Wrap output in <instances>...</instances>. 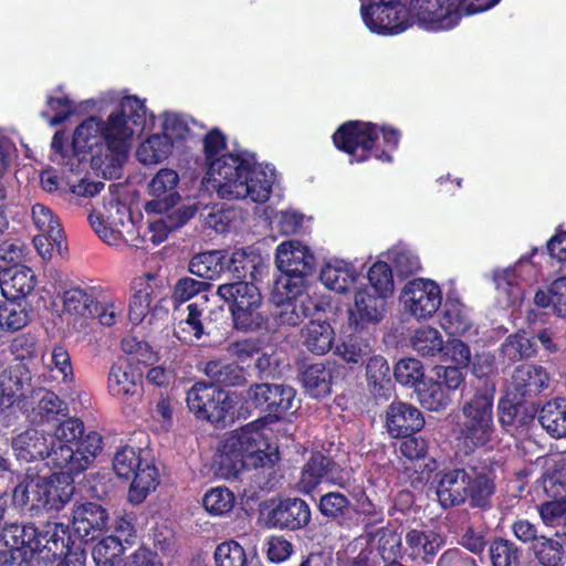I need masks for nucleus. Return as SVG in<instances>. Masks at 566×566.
I'll use <instances>...</instances> for the list:
<instances>
[{
    "mask_svg": "<svg viewBox=\"0 0 566 566\" xmlns=\"http://www.w3.org/2000/svg\"><path fill=\"white\" fill-rule=\"evenodd\" d=\"M39 399L30 410L28 417L34 424L57 423L69 415L67 403L55 392L40 389Z\"/></svg>",
    "mask_w": 566,
    "mask_h": 566,
    "instance_id": "7c9ffc66",
    "label": "nucleus"
},
{
    "mask_svg": "<svg viewBox=\"0 0 566 566\" xmlns=\"http://www.w3.org/2000/svg\"><path fill=\"white\" fill-rule=\"evenodd\" d=\"M0 538L8 551H18L19 559L27 558L28 566L35 555L44 562L60 558L67 552L72 541L69 526L57 522H46L39 526L33 523L4 524Z\"/></svg>",
    "mask_w": 566,
    "mask_h": 566,
    "instance_id": "39448f33",
    "label": "nucleus"
},
{
    "mask_svg": "<svg viewBox=\"0 0 566 566\" xmlns=\"http://www.w3.org/2000/svg\"><path fill=\"white\" fill-rule=\"evenodd\" d=\"M64 308L67 313L90 316L96 313V300L92 292L81 287H72L64 292Z\"/></svg>",
    "mask_w": 566,
    "mask_h": 566,
    "instance_id": "bf43d9fd",
    "label": "nucleus"
},
{
    "mask_svg": "<svg viewBox=\"0 0 566 566\" xmlns=\"http://www.w3.org/2000/svg\"><path fill=\"white\" fill-rule=\"evenodd\" d=\"M316 507L323 518L342 530L349 531L355 527V520L352 517L354 505L347 492L328 491L318 497Z\"/></svg>",
    "mask_w": 566,
    "mask_h": 566,
    "instance_id": "cd10ccee",
    "label": "nucleus"
},
{
    "mask_svg": "<svg viewBox=\"0 0 566 566\" xmlns=\"http://www.w3.org/2000/svg\"><path fill=\"white\" fill-rule=\"evenodd\" d=\"M411 344L413 349L424 357H432L444 350V344L440 332L433 327H424L416 331Z\"/></svg>",
    "mask_w": 566,
    "mask_h": 566,
    "instance_id": "052dcab7",
    "label": "nucleus"
},
{
    "mask_svg": "<svg viewBox=\"0 0 566 566\" xmlns=\"http://www.w3.org/2000/svg\"><path fill=\"white\" fill-rule=\"evenodd\" d=\"M275 263L281 275L273 284V302L302 296L317 268L316 256L311 249L298 240L283 241L276 248Z\"/></svg>",
    "mask_w": 566,
    "mask_h": 566,
    "instance_id": "6e6552de",
    "label": "nucleus"
},
{
    "mask_svg": "<svg viewBox=\"0 0 566 566\" xmlns=\"http://www.w3.org/2000/svg\"><path fill=\"white\" fill-rule=\"evenodd\" d=\"M263 518L268 528L297 532L312 522L310 504L297 496H279L266 504Z\"/></svg>",
    "mask_w": 566,
    "mask_h": 566,
    "instance_id": "dca6fc26",
    "label": "nucleus"
},
{
    "mask_svg": "<svg viewBox=\"0 0 566 566\" xmlns=\"http://www.w3.org/2000/svg\"><path fill=\"white\" fill-rule=\"evenodd\" d=\"M366 379L370 394L375 399L388 400L394 388L390 367L385 357L370 356L366 363Z\"/></svg>",
    "mask_w": 566,
    "mask_h": 566,
    "instance_id": "e433bc0d",
    "label": "nucleus"
},
{
    "mask_svg": "<svg viewBox=\"0 0 566 566\" xmlns=\"http://www.w3.org/2000/svg\"><path fill=\"white\" fill-rule=\"evenodd\" d=\"M203 373L209 378V384H216L221 389L248 384L247 370L238 361L212 359L205 364Z\"/></svg>",
    "mask_w": 566,
    "mask_h": 566,
    "instance_id": "473e14b6",
    "label": "nucleus"
},
{
    "mask_svg": "<svg viewBox=\"0 0 566 566\" xmlns=\"http://www.w3.org/2000/svg\"><path fill=\"white\" fill-rule=\"evenodd\" d=\"M126 548L119 536H105L93 546L92 557L96 566H118Z\"/></svg>",
    "mask_w": 566,
    "mask_h": 566,
    "instance_id": "8fccbe9b",
    "label": "nucleus"
},
{
    "mask_svg": "<svg viewBox=\"0 0 566 566\" xmlns=\"http://www.w3.org/2000/svg\"><path fill=\"white\" fill-rule=\"evenodd\" d=\"M424 424L423 413L411 403L395 400L387 407L385 427L391 438L416 434Z\"/></svg>",
    "mask_w": 566,
    "mask_h": 566,
    "instance_id": "b1692460",
    "label": "nucleus"
},
{
    "mask_svg": "<svg viewBox=\"0 0 566 566\" xmlns=\"http://www.w3.org/2000/svg\"><path fill=\"white\" fill-rule=\"evenodd\" d=\"M228 252L226 250H211L193 255L188 264L191 274L205 279L216 280L224 272Z\"/></svg>",
    "mask_w": 566,
    "mask_h": 566,
    "instance_id": "37998d69",
    "label": "nucleus"
},
{
    "mask_svg": "<svg viewBox=\"0 0 566 566\" xmlns=\"http://www.w3.org/2000/svg\"><path fill=\"white\" fill-rule=\"evenodd\" d=\"M234 503L235 496L233 492L226 486L209 489L202 499L205 510L213 516H223L230 513Z\"/></svg>",
    "mask_w": 566,
    "mask_h": 566,
    "instance_id": "13d9d810",
    "label": "nucleus"
},
{
    "mask_svg": "<svg viewBox=\"0 0 566 566\" xmlns=\"http://www.w3.org/2000/svg\"><path fill=\"white\" fill-rule=\"evenodd\" d=\"M416 392L420 405L430 411H442L452 400L442 381L433 378H423L416 386Z\"/></svg>",
    "mask_w": 566,
    "mask_h": 566,
    "instance_id": "de8ad7c7",
    "label": "nucleus"
},
{
    "mask_svg": "<svg viewBox=\"0 0 566 566\" xmlns=\"http://www.w3.org/2000/svg\"><path fill=\"white\" fill-rule=\"evenodd\" d=\"M544 491L548 497L566 499V457L554 461L544 479Z\"/></svg>",
    "mask_w": 566,
    "mask_h": 566,
    "instance_id": "e2e57ef3",
    "label": "nucleus"
},
{
    "mask_svg": "<svg viewBox=\"0 0 566 566\" xmlns=\"http://www.w3.org/2000/svg\"><path fill=\"white\" fill-rule=\"evenodd\" d=\"M46 106L54 115L51 116L48 111H42L40 116L48 120L51 126L65 123L75 112L74 102L64 93L61 96H48Z\"/></svg>",
    "mask_w": 566,
    "mask_h": 566,
    "instance_id": "680f3d73",
    "label": "nucleus"
},
{
    "mask_svg": "<svg viewBox=\"0 0 566 566\" xmlns=\"http://www.w3.org/2000/svg\"><path fill=\"white\" fill-rule=\"evenodd\" d=\"M207 308L206 303H190L187 306V317L179 322L175 336L182 343H191L193 339L199 340L205 334L203 314Z\"/></svg>",
    "mask_w": 566,
    "mask_h": 566,
    "instance_id": "09e8293b",
    "label": "nucleus"
},
{
    "mask_svg": "<svg viewBox=\"0 0 566 566\" xmlns=\"http://www.w3.org/2000/svg\"><path fill=\"white\" fill-rule=\"evenodd\" d=\"M226 269L240 280L250 277L251 281H256L265 265L259 253L251 248H241L233 251L230 259L227 258Z\"/></svg>",
    "mask_w": 566,
    "mask_h": 566,
    "instance_id": "ea45409f",
    "label": "nucleus"
},
{
    "mask_svg": "<svg viewBox=\"0 0 566 566\" xmlns=\"http://www.w3.org/2000/svg\"><path fill=\"white\" fill-rule=\"evenodd\" d=\"M172 148L171 140L160 134H154L138 146L136 156L144 165H156L166 160Z\"/></svg>",
    "mask_w": 566,
    "mask_h": 566,
    "instance_id": "3c124183",
    "label": "nucleus"
},
{
    "mask_svg": "<svg viewBox=\"0 0 566 566\" xmlns=\"http://www.w3.org/2000/svg\"><path fill=\"white\" fill-rule=\"evenodd\" d=\"M489 556L493 566H520L522 551L513 541L496 536L489 543Z\"/></svg>",
    "mask_w": 566,
    "mask_h": 566,
    "instance_id": "5fc2aeb1",
    "label": "nucleus"
},
{
    "mask_svg": "<svg viewBox=\"0 0 566 566\" xmlns=\"http://www.w3.org/2000/svg\"><path fill=\"white\" fill-rule=\"evenodd\" d=\"M394 375L402 386H417L424 378L422 363L416 358H402L395 365Z\"/></svg>",
    "mask_w": 566,
    "mask_h": 566,
    "instance_id": "338daca9",
    "label": "nucleus"
},
{
    "mask_svg": "<svg viewBox=\"0 0 566 566\" xmlns=\"http://www.w3.org/2000/svg\"><path fill=\"white\" fill-rule=\"evenodd\" d=\"M109 515L105 507L95 502H85L73 510L72 532L69 530L72 541L70 546L75 545L76 541L88 543L94 541L108 524Z\"/></svg>",
    "mask_w": 566,
    "mask_h": 566,
    "instance_id": "aec40b11",
    "label": "nucleus"
},
{
    "mask_svg": "<svg viewBox=\"0 0 566 566\" xmlns=\"http://www.w3.org/2000/svg\"><path fill=\"white\" fill-rule=\"evenodd\" d=\"M389 296L360 287L355 293L354 307L348 310V327L360 331L368 324L380 322Z\"/></svg>",
    "mask_w": 566,
    "mask_h": 566,
    "instance_id": "4be33fe9",
    "label": "nucleus"
},
{
    "mask_svg": "<svg viewBox=\"0 0 566 566\" xmlns=\"http://www.w3.org/2000/svg\"><path fill=\"white\" fill-rule=\"evenodd\" d=\"M369 284L364 286L369 291L390 296L394 292V277L390 265L384 261L375 262L367 273Z\"/></svg>",
    "mask_w": 566,
    "mask_h": 566,
    "instance_id": "0e129e2a",
    "label": "nucleus"
},
{
    "mask_svg": "<svg viewBox=\"0 0 566 566\" xmlns=\"http://www.w3.org/2000/svg\"><path fill=\"white\" fill-rule=\"evenodd\" d=\"M303 338L307 350L315 355H324L334 345L335 332L329 323L312 319L303 331Z\"/></svg>",
    "mask_w": 566,
    "mask_h": 566,
    "instance_id": "49530a36",
    "label": "nucleus"
},
{
    "mask_svg": "<svg viewBox=\"0 0 566 566\" xmlns=\"http://www.w3.org/2000/svg\"><path fill=\"white\" fill-rule=\"evenodd\" d=\"M400 138L401 132L391 125L364 120H347L332 136L335 148L348 155L352 165L370 158L391 164Z\"/></svg>",
    "mask_w": 566,
    "mask_h": 566,
    "instance_id": "20e7f679",
    "label": "nucleus"
},
{
    "mask_svg": "<svg viewBox=\"0 0 566 566\" xmlns=\"http://www.w3.org/2000/svg\"><path fill=\"white\" fill-rule=\"evenodd\" d=\"M492 389L483 388L478 395L462 394V420L458 423V440L467 451L486 447L495 432Z\"/></svg>",
    "mask_w": 566,
    "mask_h": 566,
    "instance_id": "9d476101",
    "label": "nucleus"
},
{
    "mask_svg": "<svg viewBox=\"0 0 566 566\" xmlns=\"http://www.w3.org/2000/svg\"><path fill=\"white\" fill-rule=\"evenodd\" d=\"M186 402L189 411L200 421L224 427L228 419H232L234 401L231 394L216 384L195 382L187 391Z\"/></svg>",
    "mask_w": 566,
    "mask_h": 566,
    "instance_id": "4468645a",
    "label": "nucleus"
},
{
    "mask_svg": "<svg viewBox=\"0 0 566 566\" xmlns=\"http://www.w3.org/2000/svg\"><path fill=\"white\" fill-rule=\"evenodd\" d=\"M145 450L125 446L118 449L113 459V469L118 478L132 480L128 500L133 504L143 503L159 484V474L155 464L145 459Z\"/></svg>",
    "mask_w": 566,
    "mask_h": 566,
    "instance_id": "f8f14e48",
    "label": "nucleus"
},
{
    "mask_svg": "<svg viewBox=\"0 0 566 566\" xmlns=\"http://www.w3.org/2000/svg\"><path fill=\"white\" fill-rule=\"evenodd\" d=\"M472 375L474 380L469 388L464 387L462 394L478 395L483 388H492V397H495L497 367L493 355H476L472 361Z\"/></svg>",
    "mask_w": 566,
    "mask_h": 566,
    "instance_id": "a19ab883",
    "label": "nucleus"
},
{
    "mask_svg": "<svg viewBox=\"0 0 566 566\" xmlns=\"http://www.w3.org/2000/svg\"><path fill=\"white\" fill-rule=\"evenodd\" d=\"M217 566H248L244 548L235 541L219 544L214 551Z\"/></svg>",
    "mask_w": 566,
    "mask_h": 566,
    "instance_id": "69168bd1",
    "label": "nucleus"
},
{
    "mask_svg": "<svg viewBox=\"0 0 566 566\" xmlns=\"http://www.w3.org/2000/svg\"><path fill=\"white\" fill-rule=\"evenodd\" d=\"M31 380L29 368L23 363H17L0 373V409L10 408L24 397V385Z\"/></svg>",
    "mask_w": 566,
    "mask_h": 566,
    "instance_id": "c756f323",
    "label": "nucleus"
},
{
    "mask_svg": "<svg viewBox=\"0 0 566 566\" xmlns=\"http://www.w3.org/2000/svg\"><path fill=\"white\" fill-rule=\"evenodd\" d=\"M276 304L284 306L279 315L280 323L289 326L300 325L305 318L314 316L321 310L319 304L305 292L302 296L284 300Z\"/></svg>",
    "mask_w": 566,
    "mask_h": 566,
    "instance_id": "a18cd8bd",
    "label": "nucleus"
},
{
    "mask_svg": "<svg viewBox=\"0 0 566 566\" xmlns=\"http://www.w3.org/2000/svg\"><path fill=\"white\" fill-rule=\"evenodd\" d=\"M180 199L178 192L171 193L169 197L160 199H155L148 201L145 206L147 213H158L161 214L165 219V222L169 226L171 231L178 230L184 227L189 220H191L198 209L196 206H182L178 208H174L177 201Z\"/></svg>",
    "mask_w": 566,
    "mask_h": 566,
    "instance_id": "2f4dec72",
    "label": "nucleus"
},
{
    "mask_svg": "<svg viewBox=\"0 0 566 566\" xmlns=\"http://www.w3.org/2000/svg\"><path fill=\"white\" fill-rule=\"evenodd\" d=\"M135 281L142 283L143 287H147L145 298L148 303V312L158 313L161 310L168 312L165 305L168 302V285L164 279L156 274L146 273L136 277Z\"/></svg>",
    "mask_w": 566,
    "mask_h": 566,
    "instance_id": "603ef678",
    "label": "nucleus"
},
{
    "mask_svg": "<svg viewBox=\"0 0 566 566\" xmlns=\"http://www.w3.org/2000/svg\"><path fill=\"white\" fill-rule=\"evenodd\" d=\"M355 266L344 260L327 263L319 273L321 282L331 291L346 293L357 281Z\"/></svg>",
    "mask_w": 566,
    "mask_h": 566,
    "instance_id": "58836bf2",
    "label": "nucleus"
},
{
    "mask_svg": "<svg viewBox=\"0 0 566 566\" xmlns=\"http://www.w3.org/2000/svg\"><path fill=\"white\" fill-rule=\"evenodd\" d=\"M0 287L7 300H22L34 289V275L29 268H10L0 274Z\"/></svg>",
    "mask_w": 566,
    "mask_h": 566,
    "instance_id": "4c0bfd02",
    "label": "nucleus"
},
{
    "mask_svg": "<svg viewBox=\"0 0 566 566\" xmlns=\"http://www.w3.org/2000/svg\"><path fill=\"white\" fill-rule=\"evenodd\" d=\"M549 380V374L543 366L522 364L513 371L509 394L517 399L533 398L548 388Z\"/></svg>",
    "mask_w": 566,
    "mask_h": 566,
    "instance_id": "bb28decb",
    "label": "nucleus"
},
{
    "mask_svg": "<svg viewBox=\"0 0 566 566\" xmlns=\"http://www.w3.org/2000/svg\"><path fill=\"white\" fill-rule=\"evenodd\" d=\"M495 465L492 458H471L437 471L433 483L440 507L450 510L468 504L472 510L491 511L497 491Z\"/></svg>",
    "mask_w": 566,
    "mask_h": 566,
    "instance_id": "f03ea898",
    "label": "nucleus"
},
{
    "mask_svg": "<svg viewBox=\"0 0 566 566\" xmlns=\"http://www.w3.org/2000/svg\"><path fill=\"white\" fill-rule=\"evenodd\" d=\"M344 334L342 342L335 346L334 354L348 364L352 369L361 367L373 352L369 332L365 327L357 331L347 326Z\"/></svg>",
    "mask_w": 566,
    "mask_h": 566,
    "instance_id": "c85d7f7f",
    "label": "nucleus"
},
{
    "mask_svg": "<svg viewBox=\"0 0 566 566\" xmlns=\"http://www.w3.org/2000/svg\"><path fill=\"white\" fill-rule=\"evenodd\" d=\"M296 390L285 384L253 382L241 394L240 416L258 412L269 422H276L294 407Z\"/></svg>",
    "mask_w": 566,
    "mask_h": 566,
    "instance_id": "9b49d317",
    "label": "nucleus"
},
{
    "mask_svg": "<svg viewBox=\"0 0 566 566\" xmlns=\"http://www.w3.org/2000/svg\"><path fill=\"white\" fill-rule=\"evenodd\" d=\"M107 390L122 403L136 406L144 395L142 370L127 361L113 364L107 377Z\"/></svg>",
    "mask_w": 566,
    "mask_h": 566,
    "instance_id": "a211bd4d",
    "label": "nucleus"
},
{
    "mask_svg": "<svg viewBox=\"0 0 566 566\" xmlns=\"http://www.w3.org/2000/svg\"><path fill=\"white\" fill-rule=\"evenodd\" d=\"M32 219L39 231L54 241L60 249L65 240L59 219L52 210L44 205L36 203L32 207Z\"/></svg>",
    "mask_w": 566,
    "mask_h": 566,
    "instance_id": "6e6d98bb",
    "label": "nucleus"
},
{
    "mask_svg": "<svg viewBox=\"0 0 566 566\" xmlns=\"http://www.w3.org/2000/svg\"><path fill=\"white\" fill-rule=\"evenodd\" d=\"M146 106L135 95L125 96L119 108L108 115L107 120L90 116L74 130L71 150L78 161L90 160L94 170L105 178H117L127 160L134 128L144 129Z\"/></svg>",
    "mask_w": 566,
    "mask_h": 566,
    "instance_id": "f257e3e1",
    "label": "nucleus"
},
{
    "mask_svg": "<svg viewBox=\"0 0 566 566\" xmlns=\"http://www.w3.org/2000/svg\"><path fill=\"white\" fill-rule=\"evenodd\" d=\"M501 356L509 364L527 360L536 356L537 343L525 331L510 334L500 347Z\"/></svg>",
    "mask_w": 566,
    "mask_h": 566,
    "instance_id": "c03bdc74",
    "label": "nucleus"
},
{
    "mask_svg": "<svg viewBox=\"0 0 566 566\" xmlns=\"http://www.w3.org/2000/svg\"><path fill=\"white\" fill-rule=\"evenodd\" d=\"M542 429L555 440L566 439V398L555 397L538 410Z\"/></svg>",
    "mask_w": 566,
    "mask_h": 566,
    "instance_id": "f704fd0d",
    "label": "nucleus"
},
{
    "mask_svg": "<svg viewBox=\"0 0 566 566\" xmlns=\"http://www.w3.org/2000/svg\"><path fill=\"white\" fill-rule=\"evenodd\" d=\"M51 479L39 480L32 486V507H42L46 511H60L72 499L75 486L74 476L59 470Z\"/></svg>",
    "mask_w": 566,
    "mask_h": 566,
    "instance_id": "6ab92c4d",
    "label": "nucleus"
},
{
    "mask_svg": "<svg viewBox=\"0 0 566 566\" xmlns=\"http://www.w3.org/2000/svg\"><path fill=\"white\" fill-rule=\"evenodd\" d=\"M537 409L525 399H517L511 394L502 397L497 403L499 422L506 432L525 433L534 423Z\"/></svg>",
    "mask_w": 566,
    "mask_h": 566,
    "instance_id": "393cba45",
    "label": "nucleus"
},
{
    "mask_svg": "<svg viewBox=\"0 0 566 566\" xmlns=\"http://www.w3.org/2000/svg\"><path fill=\"white\" fill-rule=\"evenodd\" d=\"M335 364H312L301 373V381L305 391L313 398L322 399L331 395Z\"/></svg>",
    "mask_w": 566,
    "mask_h": 566,
    "instance_id": "72a5a7b5",
    "label": "nucleus"
},
{
    "mask_svg": "<svg viewBox=\"0 0 566 566\" xmlns=\"http://www.w3.org/2000/svg\"><path fill=\"white\" fill-rule=\"evenodd\" d=\"M53 460L64 467L67 475L86 471L103 450V437L97 431L85 432L81 419L66 417L56 423L54 430Z\"/></svg>",
    "mask_w": 566,
    "mask_h": 566,
    "instance_id": "0eeeda50",
    "label": "nucleus"
},
{
    "mask_svg": "<svg viewBox=\"0 0 566 566\" xmlns=\"http://www.w3.org/2000/svg\"><path fill=\"white\" fill-rule=\"evenodd\" d=\"M217 294L228 304L237 331L254 332L261 328L263 317L259 308L262 295L254 281L239 280L221 284Z\"/></svg>",
    "mask_w": 566,
    "mask_h": 566,
    "instance_id": "ddd939ff",
    "label": "nucleus"
},
{
    "mask_svg": "<svg viewBox=\"0 0 566 566\" xmlns=\"http://www.w3.org/2000/svg\"><path fill=\"white\" fill-rule=\"evenodd\" d=\"M221 199H250L263 203L272 193L273 175L238 154H223L211 160L207 171Z\"/></svg>",
    "mask_w": 566,
    "mask_h": 566,
    "instance_id": "7ed1b4c3",
    "label": "nucleus"
},
{
    "mask_svg": "<svg viewBox=\"0 0 566 566\" xmlns=\"http://www.w3.org/2000/svg\"><path fill=\"white\" fill-rule=\"evenodd\" d=\"M337 468L338 464L332 455L313 451L301 470L298 491L310 495L324 481L333 483L334 480L342 479L333 476Z\"/></svg>",
    "mask_w": 566,
    "mask_h": 566,
    "instance_id": "a878e982",
    "label": "nucleus"
},
{
    "mask_svg": "<svg viewBox=\"0 0 566 566\" xmlns=\"http://www.w3.org/2000/svg\"><path fill=\"white\" fill-rule=\"evenodd\" d=\"M440 325L449 335H464L472 327V319L468 307L459 298L448 296L440 318Z\"/></svg>",
    "mask_w": 566,
    "mask_h": 566,
    "instance_id": "79ce46f5",
    "label": "nucleus"
},
{
    "mask_svg": "<svg viewBox=\"0 0 566 566\" xmlns=\"http://www.w3.org/2000/svg\"><path fill=\"white\" fill-rule=\"evenodd\" d=\"M500 0H410L408 9L412 24L417 22L427 31H448L463 17L484 12Z\"/></svg>",
    "mask_w": 566,
    "mask_h": 566,
    "instance_id": "1a4fd4ad",
    "label": "nucleus"
},
{
    "mask_svg": "<svg viewBox=\"0 0 566 566\" xmlns=\"http://www.w3.org/2000/svg\"><path fill=\"white\" fill-rule=\"evenodd\" d=\"M179 184V175L170 168H161L148 184V192L150 196L159 199L161 196L177 192L176 187Z\"/></svg>",
    "mask_w": 566,
    "mask_h": 566,
    "instance_id": "774afa93",
    "label": "nucleus"
},
{
    "mask_svg": "<svg viewBox=\"0 0 566 566\" xmlns=\"http://www.w3.org/2000/svg\"><path fill=\"white\" fill-rule=\"evenodd\" d=\"M400 300L412 316L427 319L441 306L442 292L434 281L419 277L403 286Z\"/></svg>",
    "mask_w": 566,
    "mask_h": 566,
    "instance_id": "f3484780",
    "label": "nucleus"
},
{
    "mask_svg": "<svg viewBox=\"0 0 566 566\" xmlns=\"http://www.w3.org/2000/svg\"><path fill=\"white\" fill-rule=\"evenodd\" d=\"M269 443L254 422L231 431L221 442L217 453L220 473L237 478L240 473L258 468L273 467L276 454L266 452Z\"/></svg>",
    "mask_w": 566,
    "mask_h": 566,
    "instance_id": "423d86ee",
    "label": "nucleus"
},
{
    "mask_svg": "<svg viewBox=\"0 0 566 566\" xmlns=\"http://www.w3.org/2000/svg\"><path fill=\"white\" fill-rule=\"evenodd\" d=\"M19 300H6L0 304V328L4 332H17L30 322L29 312Z\"/></svg>",
    "mask_w": 566,
    "mask_h": 566,
    "instance_id": "4d7b16f0",
    "label": "nucleus"
},
{
    "mask_svg": "<svg viewBox=\"0 0 566 566\" xmlns=\"http://www.w3.org/2000/svg\"><path fill=\"white\" fill-rule=\"evenodd\" d=\"M405 539L410 555L426 564L432 563L444 543L441 535L432 530H409Z\"/></svg>",
    "mask_w": 566,
    "mask_h": 566,
    "instance_id": "c9c22d12",
    "label": "nucleus"
},
{
    "mask_svg": "<svg viewBox=\"0 0 566 566\" xmlns=\"http://www.w3.org/2000/svg\"><path fill=\"white\" fill-rule=\"evenodd\" d=\"M333 484L346 491L354 501L353 517L355 520V527L360 523H363L365 527H370L384 522L385 515L382 507L374 503L369 497L363 481L358 483L355 479L353 481L338 479L334 480Z\"/></svg>",
    "mask_w": 566,
    "mask_h": 566,
    "instance_id": "5701e85b",
    "label": "nucleus"
},
{
    "mask_svg": "<svg viewBox=\"0 0 566 566\" xmlns=\"http://www.w3.org/2000/svg\"><path fill=\"white\" fill-rule=\"evenodd\" d=\"M13 451L19 460L33 462L44 460L52 470H63V465L54 463L53 450H56L54 439L36 429H28L12 440Z\"/></svg>",
    "mask_w": 566,
    "mask_h": 566,
    "instance_id": "412c9836",
    "label": "nucleus"
},
{
    "mask_svg": "<svg viewBox=\"0 0 566 566\" xmlns=\"http://www.w3.org/2000/svg\"><path fill=\"white\" fill-rule=\"evenodd\" d=\"M365 25L379 35H396L412 25L410 10L400 0H380L361 6Z\"/></svg>",
    "mask_w": 566,
    "mask_h": 566,
    "instance_id": "2eb2a0df",
    "label": "nucleus"
},
{
    "mask_svg": "<svg viewBox=\"0 0 566 566\" xmlns=\"http://www.w3.org/2000/svg\"><path fill=\"white\" fill-rule=\"evenodd\" d=\"M531 551L541 566H563L566 559L564 544L554 537L543 535Z\"/></svg>",
    "mask_w": 566,
    "mask_h": 566,
    "instance_id": "864d4df0",
    "label": "nucleus"
}]
</instances>
